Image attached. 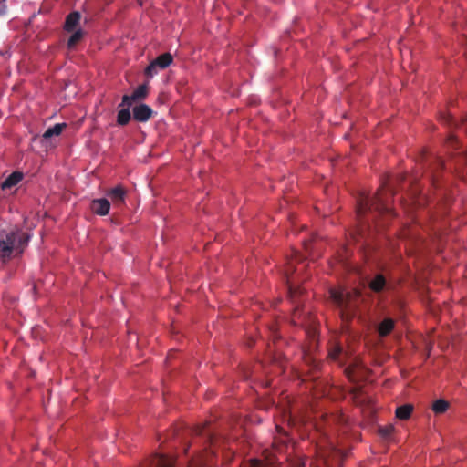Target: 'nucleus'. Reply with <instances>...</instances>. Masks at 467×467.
<instances>
[{"instance_id": "nucleus-1", "label": "nucleus", "mask_w": 467, "mask_h": 467, "mask_svg": "<svg viewBox=\"0 0 467 467\" xmlns=\"http://www.w3.org/2000/svg\"><path fill=\"white\" fill-rule=\"evenodd\" d=\"M28 240L29 236L19 228L0 232V260L5 263L15 252L23 253Z\"/></svg>"}, {"instance_id": "nucleus-2", "label": "nucleus", "mask_w": 467, "mask_h": 467, "mask_svg": "<svg viewBox=\"0 0 467 467\" xmlns=\"http://www.w3.org/2000/svg\"><path fill=\"white\" fill-rule=\"evenodd\" d=\"M173 62V57L171 53H163L152 60L145 68L144 74L148 78H152L158 73L159 69H165Z\"/></svg>"}, {"instance_id": "nucleus-3", "label": "nucleus", "mask_w": 467, "mask_h": 467, "mask_svg": "<svg viewBox=\"0 0 467 467\" xmlns=\"http://www.w3.org/2000/svg\"><path fill=\"white\" fill-rule=\"evenodd\" d=\"M376 202L370 204L369 200L367 197H361L358 202L357 213L358 215L364 214L368 209L373 207L379 212H386L388 209L383 204H379L381 202V191L378 192L375 196Z\"/></svg>"}, {"instance_id": "nucleus-4", "label": "nucleus", "mask_w": 467, "mask_h": 467, "mask_svg": "<svg viewBox=\"0 0 467 467\" xmlns=\"http://www.w3.org/2000/svg\"><path fill=\"white\" fill-rule=\"evenodd\" d=\"M149 93L148 85L142 84L137 87V88L132 92L131 95H124L122 97V103L120 106H131V104L137 100L144 99Z\"/></svg>"}, {"instance_id": "nucleus-5", "label": "nucleus", "mask_w": 467, "mask_h": 467, "mask_svg": "<svg viewBox=\"0 0 467 467\" xmlns=\"http://www.w3.org/2000/svg\"><path fill=\"white\" fill-rule=\"evenodd\" d=\"M132 114L136 121L146 122L152 117L153 110L146 104H140L133 108Z\"/></svg>"}, {"instance_id": "nucleus-6", "label": "nucleus", "mask_w": 467, "mask_h": 467, "mask_svg": "<svg viewBox=\"0 0 467 467\" xmlns=\"http://www.w3.org/2000/svg\"><path fill=\"white\" fill-rule=\"evenodd\" d=\"M90 209L95 214L104 216L107 215L110 209L109 202L105 199H95L90 203Z\"/></svg>"}, {"instance_id": "nucleus-7", "label": "nucleus", "mask_w": 467, "mask_h": 467, "mask_svg": "<svg viewBox=\"0 0 467 467\" xmlns=\"http://www.w3.org/2000/svg\"><path fill=\"white\" fill-rule=\"evenodd\" d=\"M330 296L338 306L343 307L350 299L351 294L342 288H334L330 290Z\"/></svg>"}, {"instance_id": "nucleus-8", "label": "nucleus", "mask_w": 467, "mask_h": 467, "mask_svg": "<svg viewBox=\"0 0 467 467\" xmlns=\"http://www.w3.org/2000/svg\"><path fill=\"white\" fill-rule=\"evenodd\" d=\"M24 178L21 171H13L2 183L1 189L6 190L17 185Z\"/></svg>"}, {"instance_id": "nucleus-9", "label": "nucleus", "mask_w": 467, "mask_h": 467, "mask_svg": "<svg viewBox=\"0 0 467 467\" xmlns=\"http://www.w3.org/2000/svg\"><path fill=\"white\" fill-rule=\"evenodd\" d=\"M109 196L111 198L113 202H124L126 191L121 185H118L109 192Z\"/></svg>"}, {"instance_id": "nucleus-10", "label": "nucleus", "mask_w": 467, "mask_h": 467, "mask_svg": "<svg viewBox=\"0 0 467 467\" xmlns=\"http://www.w3.org/2000/svg\"><path fill=\"white\" fill-rule=\"evenodd\" d=\"M81 15L78 11L71 12L66 18L63 29H74L80 21Z\"/></svg>"}, {"instance_id": "nucleus-11", "label": "nucleus", "mask_w": 467, "mask_h": 467, "mask_svg": "<svg viewBox=\"0 0 467 467\" xmlns=\"http://www.w3.org/2000/svg\"><path fill=\"white\" fill-rule=\"evenodd\" d=\"M385 285L386 279L380 274L377 275L368 284L370 290L376 293L381 292L384 289Z\"/></svg>"}, {"instance_id": "nucleus-12", "label": "nucleus", "mask_w": 467, "mask_h": 467, "mask_svg": "<svg viewBox=\"0 0 467 467\" xmlns=\"http://www.w3.org/2000/svg\"><path fill=\"white\" fill-rule=\"evenodd\" d=\"M394 328V321L391 318H385L378 327V333L380 337H386L390 334Z\"/></svg>"}, {"instance_id": "nucleus-13", "label": "nucleus", "mask_w": 467, "mask_h": 467, "mask_svg": "<svg viewBox=\"0 0 467 467\" xmlns=\"http://www.w3.org/2000/svg\"><path fill=\"white\" fill-rule=\"evenodd\" d=\"M413 411V406L410 404H405L396 409L395 415L400 420H408Z\"/></svg>"}, {"instance_id": "nucleus-14", "label": "nucleus", "mask_w": 467, "mask_h": 467, "mask_svg": "<svg viewBox=\"0 0 467 467\" xmlns=\"http://www.w3.org/2000/svg\"><path fill=\"white\" fill-rule=\"evenodd\" d=\"M67 127L66 123H57L51 128H48L43 134L44 139H50L53 136H58L62 133L63 130Z\"/></svg>"}, {"instance_id": "nucleus-15", "label": "nucleus", "mask_w": 467, "mask_h": 467, "mask_svg": "<svg viewBox=\"0 0 467 467\" xmlns=\"http://www.w3.org/2000/svg\"><path fill=\"white\" fill-rule=\"evenodd\" d=\"M450 404L447 400L440 399L432 403L431 409L436 414H442L449 409Z\"/></svg>"}, {"instance_id": "nucleus-16", "label": "nucleus", "mask_w": 467, "mask_h": 467, "mask_svg": "<svg viewBox=\"0 0 467 467\" xmlns=\"http://www.w3.org/2000/svg\"><path fill=\"white\" fill-rule=\"evenodd\" d=\"M130 119V112L129 109H120L117 115V122L119 125L124 126L129 123Z\"/></svg>"}, {"instance_id": "nucleus-17", "label": "nucleus", "mask_w": 467, "mask_h": 467, "mask_svg": "<svg viewBox=\"0 0 467 467\" xmlns=\"http://www.w3.org/2000/svg\"><path fill=\"white\" fill-rule=\"evenodd\" d=\"M361 369V367L358 364L351 365L346 368V374L348 378L351 380H357L358 376V372Z\"/></svg>"}, {"instance_id": "nucleus-18", "label": "nucleus", "mask_w": 467, "mask_h": 467, "mask_svg": "<svg viewBox=\"0 0 467 467\" xmlns=\"http://www.w3.org/2000/svg\"><path fill=\"white\" fill-rule=\"evenodd\" d=\"M394 430H395V428L392 424H388V425L379 427V433L383 437H389L393 433Z\"/></svg>"}, {"instance_id": "nucleus-19", "label": "nucleus", "mask_w": 467, "mask_h": 467, "mask_svg": "<svg viewBox=\"0 0 467 467\" xmlns=\"http://www.w3.org/2000/svg\"><path fill=\"white\" fill-rule=\"evenodd\" d=\"M82 31H75L67 42L68 47L72 48L82 38Z\"/></svg>"}, {"instance_id": "nucleus-20", "label": "nucleus", "mask_w": 467, "mask_h": 467, "mask_svg": "<svg viewBox=\"0 0 467 467\" xmlns=\"http://www.w3.org/2000/svg\"><path fill=\"white\" fill-rule=\"evenodd\" d=\"M244 467H270V464L261 460L252 459L249 463Z\"/></svg>"}, {"instance_id": "nucleus-21", "label": "nucleus", "mask_w": 467, "mask_h": 467, "mask_svg": "<svg viewBox=\"0 0 467 467\" xmlns=\"http://www.w3.org/2000/svg\"><path fill=\"white\" fill-rule=\"evenodd\" d=\"M205 464V462H202V454H200L191 461L189 467H202Z\"/></svg>"}, {"instance_id": "nucleus-22", "label": "nucleus", "mask_w": 467, "mask_h": 467, "mask_svg": "<svg viewBox=\"0 0 467 467\" xmlns=\"http://www.w3.org/2000/svg\"><path fill=\"white\" fill-rule=\"evenodd\" d=\"M341 353V348L339 346H336L334 348H332L329 351L328 357L335 360L338 358L339 354Z\"/></svg>"}, {"instance_id": "nucleus-23", "label": "nucleus", "mask_w": 467, "mask_h": 467, "mask_svg": "<svg viewBox=\"0 0 467 467\" xmlns=\"http://www.w3.org/2000/svg\"><path fill=\"white\" fill-rule=\"evenodd\" d=\"M305 465V462L301 460V459H298L294 464H293V467H304Z\"/></svg>"}, {"instance_id": "nucleus-24", "label": "nucleus", "mask_w": 467, "mask_h": 467, "mask_svg": "<svg viewBox=\"0 0 467 467\" xmlns=\"http://www.w3.org/2000/svg\"><path fill=\"white\" fill-rule=\"evenodd\" d=\"M5 6L4 3L0 0V16L5 13Z\"/></svg>"}, {"instance_id": "nucleus-25", "label": "nucleus", "mask_w": 467, "mask_h": 467, "mask_svg": "<svg viewBox=\"0 0 467 467\" xmlns=\"http://www.w3.org/2000/svg\"><path fill=\"white\" fill-rule=\"evenodd\" d=\"M455 140H456V138H455L453 135H451V136L448 138V141H447V142H448V143H450V142L454 141Z\"/></svg>"}, {"instance_id": "nucleus-26", "label": "nucleus", "mask_w": 467, "mask_h": 467, "mask_svg": "<svg viewBox=\"0 0 467 467\" xmlns=\"http://www.w3.org/2000/svg\"><path fill=\"white\" fill-rule=\"evenodd\" d=\"M354 295H355L356 296H358V293L357 291H354Z\"/></svg>"}, {"instance_id": "nucleus-27", "label": "nucleus", "mask_w": 467, "mask_h": 467, "mask_svg": "<svg viewBox=\"0 0 467 467\" xmlns=\"http://www.w3.org/2000/svg\"><path fill=\"white\" fill-rule=\"evenodd\" d=\"M289 291H290L291 294H293V290H292L291 286L289 287Z\"/></svg>"}]
</instances>
